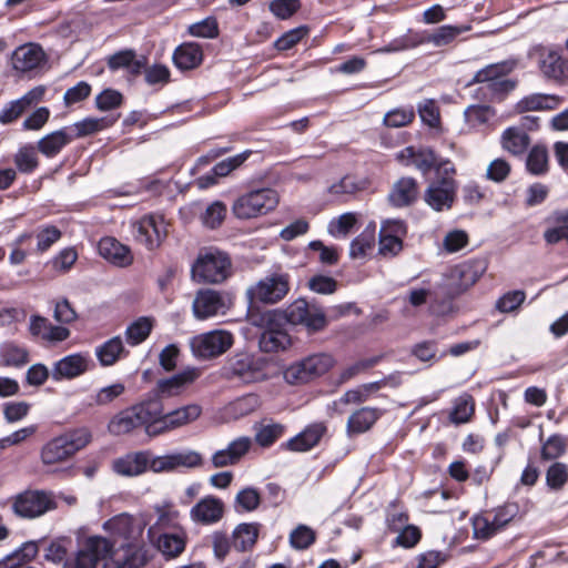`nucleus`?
<instances>
[{
    "mask_svg": "<svg viewBox=\"0 0 568 568\" xmlns=\"http://www.w3.org/2000/svg\"><path fill=\"white\" fill-rule=\"evenodd\" d=\"M158 414L156 406L149 398L114 415L108 424V430L114 436H121L143 427L149 437H155L151 429Z\"/></svg>",
    "mask_w": 568,
    "mask_h": 568,
    "instance_id": "obj_1",
    "label": "nucleus"
},
{
    "mask_svg": "<svg viewBox=\"0 0 568 568\" xmlns=\"http://www.w3.org/2000/svg\"><path fill=\"white\" fill-rule=\"evenodd\" d=\"M443 173L436 175L424 191V202L436 212L448 211L453 207L458 190L455 179L457 170L452 161L439 164Z\"/></svg>",
    "mask_w": 568,
    "mask_h": 568,
    "instance_id": "obj_2",
    "label": "nucleus"
},
{
    "mask_svg": "<svg viewBox=\"0 0 568 568\" xmlns=\"http://www.w3.org/2000/svg\"><path fill=\"white\" fill-rule=\"evenodd\" d=\"M270 318L284 321L292 325H302L311 333L323 331L327 326L324 310L315 304H310L304 298H297L285 310L270 311Z\"/></svg>",
    "mask_w": 568,
    "mask_h": 568,
    "instance_id": "obj_3",
    "label": "nucleus"
},
{
    "mask_svg": "<svg viewBox=\"0 0 568 568\" xmlns=\"http://www.w3.org/2000/svg\"><path fill=\"white\" fill-rule=\"evenodd\" d=\"M90 442L91 433L87 428L75 429L57 436L41 448V462L47 466L63 463L84 448Z\"/></svg>",
    "mask_w": 568,
    "mask_h": 568,
    "instance_id": "obj_4",
    "label": "nucleus"
},
{
    "mask_svg": "<svg viewBox=\"0 0 568 568\" xmlns=\"http://www.w3.org/2000/svg\"><path fill=\"white\" fill-rule=\"evenodd\" d=\"M77 545L74 556L65 561L64 568H97L114 548V541L100 535H79Z\"/></svg>",
    "mask_w": 568,
    "mask_h": 568,
    "instance_id": "obj_5",
    "label": "nucleus"
},
{
    "mask_svg": "<svg viewBox=\"0 0 568 568\" xmlns=\"http://www.w3.org/2000/svg\"><path fill=\"white\" fill-rule=\"evenodd\" d=\"M12 511L23 519H36L58 508L53 491L27 489L12 498Z\"/></svg>",
    "mask_w": 568,
    "mask_h": 568,
    "instance_id": "obj_6",
    "label": "nucleus"
},
{
    "mask_svg": "<svg viewBox=\"0 0 568 568\" xmlns=\"http://www.w3.org/2000/svg\"><path fill=\"white\" fill-rule=\"evenodd\" d=\"M335 365L331 354L316 353L291 364L284 371V379L292 385L308 383L325 373Z\"/></svg>",
    "mask_w": 568,
    "mask_h": 568,
    "instance_id": "obj_7",
    "label": "nucleus"
},
{
    "mask_svg": "<svg viewBox=\"0 0 568 568\" xmlns=\"http://www.w3.org/2000/svg\"><path fill=\"white\" fill-rule=\"evenodd\" d=\"M231 275V260L220 251L200 254L192 266V276L197 282L219 284Z\"/></svg>",
    "mask_w": 568,
    "mask_h": 568,
    "instance_id": "obj_8",
    "label": "nucleus"
},
{
    "mask_svg": "<svg viewBox=\"0 0 568 568\" xmlns=\"http://www.w3.org/2000/svg\"><path fill=\"white\" fill-rule=\"evenodd\" d=\"M152 404L156 406L159 413L154 417V427L151 429L155 437L189 425L202 414V408L197 404H189L168 413L164 412L159 398H152Z\"/></svg>",
    "mask_w": 568,
    "mask_h": 568,
    "instance_id": "obj_9",
    "label": "nucleus"
},
{
    "mask_svg": "<svg viewBox=\"0 0 568 568\" xmlns=\"http://www.w3.org/2000/svg\"><path fill=\"white\" fill-rule=\"evenodd\" d=\"M291 290V277L287 273H272L251 285L246 295L251 302L273 305L286 297Z\"/></svg>",
    "mask_w": 568,
    "mask_h": 568,
    "instance_id": "obj_10",
    "label": "nucleus"
},
{
    "mask_svg": "<svg viewBox=\"0 0 568 568\" xmlns=\"http://www.w3.org/2000/svg\"><path fill=\"white\" fill-rule=\"evenodd\" d=\"M280 197L273 189H260L240 196L233 204L232 210L239 219H252L266 214L278 204Z\"/></svg>",
    "mask_w": 568,
    "mask_h": 568,
    "instance_id": "obj_11",
    "label": "nucleus"
},
{
    "mask_svg": "<svg viewBox=\"0 0 568 568\" xmlns=\"http://www.w3.org/2000/svg\"><path fill=\"white\" fill-rule=\"evenodd\" d=\"M223 371L226 378L245 384L263 381L266 376L263 361L246 352L232 355Z\"/></svg>",
    "mask_w": 568,
    "mask_h": 568,
    "instance_id": "obj_12",
    "label": "nucleus"
},
{
    "mask_svg": "<svg viewBox=\"0 0 568 568\" xmlns=\"http://www.w3.org/2000/svg\"><path fill=\"white\" fill-rule=\"evenodd\" d=\"M233 343L232 333L216 329L194 336L190 345L196 357L209 359L224 354L232 347Z\"/></svg>",
    "mask_w": 568,
    "mask_h": 568,
    "instance_id": "obj_13",
    "label": "nucleus"
},
{
    "mask_svg": "<svg viewBox=\"0 0 568 568\" xmlns=\"http://www.w3.org/2000/svg\"><path fill=\"white\" fill-rule=\"evenodd\" d=\"M232 305V298L229 294L206 288L196 293L192 310L197 320H206L216 315H224Z\"/></svg>",
    "mask_w": 568,
    "mask_h": 568,
    "instance_id": "obj_14",
    "label": "nucleus"
},
{
    "mask_svg": "<svg viewBox=\"0 0 568 568\" xmlns=\"http://www.w3.org/2000/svg\"><path fill=\"white\" fill-rule=\"evenodd\" d=\"M102 527L110 535L112 541L122 539L125 541L124 544H134L142 537L145 521L123 513L104 521Z\"/></svg>",
    "mask_w": 568,
    "mask_h": 568,
    "instance_id": "obj_15",
    "label": "nucleus"
},
{
    "mask_svg": "<svg viewBox=\"0 0 568 568\" xmlns=\"http://www.w3.org/2000/svg\"><path fill=\"white\" fill-rule=\"evenodd\" d=\"M149 560V551L144 546L123 544L108 554L103 568H143Z\"/></svg>",
    "mask_w": 568,
    "mask_h": 568,
    "instance_id": "obj_16",
    "label": "nucleus"
},
{
    "mask_svg": "<svg viewBox=\"0 0 568 568\" xmlns=\"http://www.w3.org/2000/svg\"><path fill=\"white\" fill-rule=\"evenodd\" d=\"M396 159L405 166L414 165L423 175H427L432 170L436 175L443 173L440 163L449 161L448 159H438L430 148L407 146L397 153Z\"/></svg>",
    "mask_w": 568,
    "mask_h": 568,
    "instance_id": "obj_17",
    "label": "nucleus"
},
{
    "mask_svg": "<svg viewBox=\"0 0 568 568\" xmlns=\"http://www.w3.org/2000/svg\"><path fill=\"white\" fill-rule=\"evenodd\" d=\"M538 126L537 120L530 116H524L520 125L510 126L501 134V146L513 155H523L530 145V136L527 130H534Z\"/></svg>",
    "mask_w": 568,
    "mask_h": 568,
    "instance_id": "obj_18",
    "label": "nucleus"
},
{
    "mask_svg": "<svg viewBox=\"0 0 568 568\" xmlns=\"http://www.w3.org/2000/svg\"><path fill=\"white\" fill-rule=\"evenodd\" d=\"M225 515V505L216 496L207 495L202 497L191 509L190 518L193 523L209 526L222 520Z\"/></svg>",
    "mask_w": 568,
    "mask_h": 568,
    "instance_id": "obj_19",
    "label": "nucleus"
},
{
    "mask_svg": "<svg viewBox=\"0 0 568 568\" xmlns=\"http://www.w3.org/2000/svg\"><path fill=\"white\" fill-rule=\"evenodd\" d=\"M135 239L148 250L156 248L166 235V226L162 217L149 215L134 224Z\"/></svg>",
    "mask_w": 568,
    "mask_h": 568,
    "instance_id": "obj_20",
    "label": "nucleus"
},
{
    "mask_svg": "<svg viewBox=\"0 0 568 568\" xmlns=\"http://www.w3.org/2000/svg\"><path fill=\"white\" fill-rule=\"evenodd\" d=\"M266 322V329L258 338V347L264 353H277L287 349L292 345L290 334L278 327L283 321H275L270 318V312L264 315Z\"/></svg>",
    "mask_w": 568,
    "mask_h": 568,
    "instance_id": "obj_21",
    "label": "nucleus"
},
{
    "mask_svg": "<svg viewBox=\"0 0 568 568\" xmlns=\"http://www.w3.org/2000/svg\"><path fill=\"white\" fill-rule=\"evenodd\" d=\"M478 277L479 274L471 264L463 263L456 265L449 271L447 276V282L444 287L445 294L449 298L458 296L474 285Z\"/></svg>",
    "mask_w": 568,
    "mask_h": 568,
    "instance_id": "obj_22",
    "label": "nucleus"
},
{
    "mask_svg": "<svg viewBox=\"0 0 568 568\" xmlns=\"http://www.w3.org/2000/svg\"><path fill=\"white\" fill-rule=\"evenodd\" d=\"M153 510L156 515L155 521L148 528V538L156 536L169 530L179 531L184 529L180 525V511L170 501L156 504L153 506Z\"/></svg>",
    "mask_w": 568,
    "mask_h": 568,
    "instance_id": "obj_23",
    "label": "nucleus"
},
{
    "mask_svg": "<svg viewBox=\"0 0 568 568\" xmlns=\"http://www.w3.org/2000/svg\"><path fill=\"white\" fill-rule=\"evenodd\" d=\"M252 447V439L241 436L232 440L225 448L216 450L211 457L214 468L234 466L248 453Z\"/></svg>",
    "mask_w": 568,
    "mask_h": 568,
    "instance_id": "obj_24",
    "label": "nucleus"
},
{
    "mask_svg": "<svg viewBox=\"0 0 568 568\" xmlns=\"http://www.w3.org/2000/svg\"><path fill=\"white\" fill-rule=\"evenodd\" d=\"M29 332L33 337L48 343H59L70 337V329L62 325H53L48 318L32 315L29 323Z\"/></svg>",
    "mask_w": 568,
    "mask_h": 568,
    "instance_id": "obj_25",
    "label": "nucleus"
},
{
    "mask_svg": "<svg viewBox=\"0 0 568 568\" xmlns=\"http://www.w3.org/2000/svg\"><path fill=\"white\" fill-rule=\"evenodd\" d=\"M148 539L166 559H175L185 550L187 536L184 529H179Z\"/></svg>",
    "mask_w": 568,
    "mask_h": 568,
    "instance_id": "obj_26",
    "label": "nucleus"
},
{
    "mask_svg": "<svg viewBox=\"0 0 568 568\" xmlns=\"http://www.w3.org/2000/svg\"><path fill=\"white\" fill-rule=\"evenodd\" d=\"M542 75L558 84L568 81V59L554 50H548L539 60Z\"/></svg>",
    "mask_w": 568,
    "mask_h": 568,
    "instance_id": "obj_27",
    "label": "nucleus"
},
{
    "mask_svg": "<svg viewBox=\"0 0 568 568\" xmlns=\"http://www.w3.org/2000/svg\"><path fill=\"white\" fill-rule=\"evenodd\" d=\"M89 363L88 355L81 353L68 355L53 365L52 378L61 381L78 377L89 369Z\"/></svg>",
    "mask_w": 568,
    "mask_h": 568,
    "instance_id": "obj_28",
    "label": "nucleus"
},
{
    "mask_svg": "<svg viewBox=\"0 0 568 568\" xmlns=\"http://www.w3.org/2000/svg\"><path fill=\"white\" fill-rule=\"evenodd\" d=\"M400 384V379L398 376H387L379 381L363 384L357 386L356 388L349 389L344 393L341 397L339 402L345 405L349 404H361L366 402L374 393L378 392L383 387L392 386L396 387Z\"/></svg>",
    "mask_w": 568,
    "mask_h": 568,
    "instance_id": "obj_29",
    "label": "nucleus"
},
{
    "mask_svg": "<svg viewBox=\"0 0 568 568\" xmlns=\"http://www.w3.org/2000/svg\"><path fill=\"white\" fill-rule=\"evenodd\" d=\"M418 183L414 178L404 176L397 180L389 194L388 201L395 207L412 205L418 197Z\"/></svg>",
    "mask_w": 568,
    "mask_h": 568,
    "instance_id": "obj_30",
    "label": "nucleus"
},
{
    "mask_svg": "<svg viewBox=\"0 0 568 568\" xmlns=\"http://www.w3.org/2000/svg\"><path fill=\"white\" fill-rule=\"evenodd\" d=\"M43 50L33 43L23 44L17 48L12 53V67L20 72H28L44 62Z\"/></svg>",
    "mask_w": 568,
    "mask_h": 568,
    "instance_id": "obj_31",
    "label": "nucleus"
},
{
    "mask_svg": "<svg viewBox=\"0 0 568 568\" xmlns=\"http://www.w3.org/2000/svg\"><path fill=\"white\" fill-rule=\"evenodd\" d=\"M98 247L100 255L116 266L125 267L133 261L130 248L114 237L101 239Z\"/></svg>",
    "mask_w": 568,
    "mask_h": 568,
    "instance_id": "obj_32",
    "label": "nucleus"
},
{
    "mask_svg": "<svg viewBox=\"0 0 568 568\" xmlns=\"http://www.w3.org/2000/svg\"><path fill=\"white\" fill-rule=\"evenodd\" d=\"M325 433L326 426L324 423L311 424L286 442L285 447L292 452H307L320 443Z\"/></svg>",
    "mask_w": 568,
    "mask_h": 568,
    "instance_id": "obj_33",
    "label": "nucleus"
},
{
    "mask_svg": "<svg viewBox=\"0 0 568 568\" xmlns=\"http://www.w3.org/2000/svg\"><path fill=\"white\" fill-rule=\"evenodd\" d=\"M383 412L376 407H362L355 410L347 419V434H363L369 430L382 416Z\"/></svg>",
    "mask_w": 568,
    "mask_h": 568,
    "instance_id": "obj_34",
    "label": "nucleus"
},
{
    "mask_svg": "<svg viewBox=\"0 0 568 568\" xmlns=\"http://www.w3.org/2000/svg\"><path fill=\"white\" fill-rule=\"evenodd\" d=\"M199 376L197 368L189 367L169 378L160 379L156 384L158 393L166 397L178 395L183 386L193 383Z\"/></svg>",
    "mask_w": 568,
    "mask_h": 568,
    "instance_id": "obj_35",
    "label": "nucleus"
},
{
    "mask_svg": "<svg viewBox=\"0 0 568 568\" xmlns=\"http://www.w3.org/2000/svg\"><path fill=\"white\" fill-rule=\"evenodd\" d=\"M150 463V452H138L128 454L114 462L113 468L119 475L138 476L143 474Z\"/></svg>",
    "mask_w": 568,
    "mask_h": 568,
    "instance_id": "obj_36",
    "label": "nucleus"
},
{
    "mask_svg": "<svg viewBox=\"0 0 568 568\" xmlns=\"http://www.w3.org/2000/svg\"><path fill=\"white\" fill-rule=\"evenodd\" d=\"M126 355L128 352L120 336H114L95 348V356L103 367L114 365Z\"/></svg>",
    "mask_w": 568,
    "mask_h": 568,
    "instance_id": "obj_37",
    "label": "nucleus"
},
{
    "mask_svg": "<svg viewBox=\"0 0 568 568\" xmlns=\"http://www.w3.org/2000/svg\"><path fill=\"white\" fill-rule=\"evenodd\" d=\"M260 528L257 523L237 525L232 535V547L237 551L250 550L257 541Z\"/></svg>",
    "mask_w": 568,
    "mask_h": 568,
    "instance_id": "obj_38",
    "label": "nucleus"
},
{
    "mask_svg": "<svg viewBox=\"0 0 568 568\" xmlns=\"http://www.w3.org/2000/svg\"><path fill=\"white\" fill-rule=\"evenodd\" d=\"M203 53L197 43L189 42L178 47L173 53V62L181 70H190L202 62Z\"/></svg>",
    "mask_w": 568,
    "mask_h": 568,
    "instance_id": "obj_39",
    "label": "nucleus"
},
{
    "mask_svg": "<svg viewBox=\"0 0 568 568\" xmlns=\"http://www.w3.org/2000/svg\"><path fill=\"white\" fill-rule=\"evenodd\" d=\"M108 67L111 70L125 69L130 74L138 75L145 68V59H138L133 50H123L109 58Z\"/></svg>",
    "mask_w": 568,
    "mask_h": 568,
    "instance_id": "obj_40",
    "label": "nucleus"
},
{
    "mask_svg": "<svg viewBox=\"0 0 568 568\" xmlns=\"http://www.w3.org/2000/svg\"><path fill=\"white\" fill-rule=\"evenodd\" d=\"M73 140L67 129H61L44 135L38 141V150L47 158H53Z\"/></svg>",
    "mask_w": 568,
    "mask_h": 568,
    "instance_id": "obj_41",
    "label": "nucleus"
},
{
    "mask_svg": "<svg viewBox=\"0 0 568 568\" xmlns=\"http://www.w3.org/2000/svg\"><path fill=\"white\" fill-rule=\"evenodd\" d=\"M548 223L550 225L544 232L547 244H557L562 240L568 243V210L555 212Z\"/></svg>",
    "mask_w": 568,
    "mask_h": 568,
    "instance_id": "obj_42",
    "label": "nucleus"
},
{
    "mask_svg": "<svg viewBox=\"0 0 568 568\" xmlns=\"http://www.w3.org/2000/svg\"><path fill=\"white\" fill-rule=\"evenodd\" d=\"M363 190V185L352 175H345L339 181L327 187V194L332 200L344 201L346 197Z\"/></svg>",
    "mask_w": 568,
    "mask_h": 568,
    "instance_id": "obj_43",
    "label": "nucleus"
},
{
    "mask_svg": "<svg viewBox=\"0 0 568 568\" xmlns=\"http://www.w3.org/2000/svg\"><path fill=\"white\" fill-rule=\"evenodd\" d=\"M560 103V98L552 94L535 93L518 103L520 111L552 110Z\"/></svg>",
    "mask_w": 568,
    "mask_h": 568,
    "instance_id": "obj_44",
    "label": "nucleus"
},
{
    "mask_svg": "<svg viewBox=\"0 0 568 568\" xmlns=\"http://www.w3.org/2000/svg\"><path fill=\"white\" fill-rule=\"evenodd\" d=\"M514 69V63L504 61L499 63L489 64L474 75L473 82L475 83H487L490 84L493 81H497L500 78L506 77Z\"/></svg>",
    "mask_w": 568,
    "mask_h": 568,
    "instance_id": "obj_45",
    "label": "nucleus"
},
{
    "mask_svg": "<svg viewBox=\"0 0 568 568\" xmlns=\"http://www.w3.org/2000/svg\"><path fill=\"white\" fill-rule=\"evenodd\" d=\"M152 328V318L145 316L138 318L136 321L131 323L125 329L126 342L132 346L141 344L149 337Z\"/></svg>",
    "mask_w": 568,
    "mask_h": 568,
    "instance_id": "obj_46",
    "label": "nucleus"
},
{
    "mask_svg": "<svg viewBox=\"0 0 568 568\" xmlns=\"http://www.w3.org/2000/svg\"><path fill=\"white\" fill-rule=\"evenodd\" d=\"M114 122H115V119L110 118V116L83 119L82 121H79L73 124V128L75 130V134L73 135V139L83 138V136L97 133L99 131H102V130L113 125Z\"/></svg>",
    "mask_w": 568,
    "mask_h": 568,
    "instance_id": "obj_47",
    "label": "nucleus"
},
{
    "mask_svg": "<svg viewBox=\"0 0 568 568\" xmlns=\"http://www.w3.org/2000/svg\"><path fill=\"white\" fill-rule=\"evenodd\" d=\"M375 245V224L372 223L367 229L355 237L351 243L349 255L352 258H363L367 252Z\"/></svg>",
    "mask_w": 568,
    "mask_h": 568,
    "instance_id": "obj_48",
    "label": "nucleus"
},
{
    "mask_svg": "<svg viewBox=\"0 0 568 568\" xmlns=\"http://www.w3.org/2000/svg\"><path fill=\"white\" fill-rule=\"evenodd\" d=\"M568 440L559 435L554 434L547 438L541 445L540 458L542 460H554L560 458L566 454Z\"/></svg>",
    "mask_w": 568,
    "mask_h": 568,
    "instance_id": "obj_49",
    "label": "nucleus"
},
{
    "mask_svg": "<svg viewBox=\"0 0 568 568\" xmlns=\"http://www.w3.org/2000/svg\"><path fill=\"white\" fill-rule=\"evenodd\" d=\"M255 442L262 447H268L284 433V426L278 423H261L255 425Z\"/></svg>",
    "mask_w": 568,
    "mask_h": 568,
    "instance_id": "obj_50",
    "label": "nucleus"
},
{
    "mask_svg": "<svg viewBox=\"0 0 568 568\" xmlns=\"http://www.w3.org/2000/svg\"><path fill=\"white\" fill-rule=\"evenodd\" d=\"M568 483V465L554 462L546 470V485L552 491H560Z\"/></svg>",
    "mask_w": 568,
    "mask_h": 568,
    "instance_id": "obj_51",
    "label": "nucleus"
},
{
    "mask_svg": "<svg viewBox=\"0 0 568 568\" xmlns=\"http://www.w3.org/2000/svg\"><path fill=\"white\" fill-rule=\"evenodd\" d=\"M261 504V495L256 488L245 487L241 489L234 499V508L239 513L256 510Z\"/></svg>",
    "mask_w": 568,
    "mask_h": 568,
    "instance_id": "obj_52",
    "label": "nucleus"
},
{
    "mask_svg": "<svg viewBox=\"0 0 568 568\" xmlns=\"http://www.w3.org/2000/svg\"><path fill=\"white\" fill-rule=\"evenodd\" d=\"M475 409L474 399L469 394H463L455 400L450 413V420L454 424H464L470 420Z\"/></svg>",
    "mask_w": 568,
    "mask_h": 568,
    "instance_id": "obj_53",
    "label": "nucleus"
},
{
    "mask_svg": "<svg viewBox=\"0 0 568 568\" xmlns=\"http://www.w3.org/2000/svg\"><path fill=\"white\" fill-rule=\"evenodd\" d=\"M13 162L19 172L26 174L33 172L39 165L34 146L28 144L20 148L14 154Z\"/></svg>",
    "mask_w": 568,
    "mask_h": 568,
    "instance_id": "obj_54",
    "label": "nucleus"
},
{
    "mask_svg": "<svg viewBox=\"0 0 568 568\" xmlns=\"http://www.w3.org/2000/svg\"><path fill=\"white\" fill-rule=\"evenodd\" d=\"M527 170L534 175H541L548 171V152L545 146L535 145L528 153Z\"/></svg>",
    "mask_w": 568,
    "mask_h": 568,
    "instance_id": "obj_55",
    "label": "nucleus"
},
{
    "mask_svg": "<svg viewBox=\"0 0 568 568\" xmlns=\"http://www.w3.org/2000/svg\"><path fill=\"white\" fill-rule=\"evenodd\" d=\"M469 30V27L442 26L428 33L427 40L435 47H444L453 42L460 33Z\"/></svg>",
    "mask_w": 568,
    "mask_h": 568,
    "instance_id": "obj_56",
    "label": "nucleus"
},
{
    "mask_svg": "<svg viewBox=\"0 0 568 568\" xmlns=\"http://www.w3.org/2000/svg\"><path fill=\"white\" fill-rule=\"evenodd\" d=\"M125 392V385L123 383H114L108 386H104L95 392L92 395L91 405L94 406H108L112 404L115 399L122 396Z\"/></svg>",
    "mask_w": 568,
    "mask_h": 568,
    "instance_id": "obj_57",
    "label": "nucleus"
},
{
    "mask_svg": "<svg viewBox=\"0 0 568 568\" xmlns=\"http://www.w3.org/2000/svg\"><path fill=\"white\" fill-rule=\"evenodd\" d=\"M473 531L477 539H489L500 530L495 527V520L490 513L477 515L473 518Z\"/></svg>",
    "mask_w": 568,
    "mask_h": 568,
    "instance_id": "obj_58",
    "label": "nucleus"
},
{
    "mask_svg": "<svg viewBox=\"0 0 568 568\" xmlns=\"http://www.w3.org/2000/svg\"><path fill=\"white\" fill-rule=\"evenodd\" d=\"M1 357L7 366H23L29 362V353L24 347L9 343L1 349Z\"/></svg>",
    "mask_w": 568,
    "mask_h": 568,
    "instance_id": "obj_59",
    "label": "nucleus"
},
{
    "mask_svg": "<svg viewBox=\"0 0 568 568\" xmlns=\"http://www.w3.org/2000/svg\"><path fill=\"white\" fill-rule=\"evenodd\" d=\"M315 531L306 525H298L290 535V544L297 550L307 549L315 542Z\"/></svg>",
    "mask_w": 568,
    "mask_h": 568,
    "instance_id": "obj_60",
    "label": "nucleus"
},
{
    "mask_svg": "<svg viewBox=\"0 0 568 568\" xmlns=\"http://www.w3.org/2000/svg\"><path fill=\"white\" fill-rule=\"evenodd\" d=\"M357 214L347 212L333 219L328 224V232L333 236H347L354 225L357 223Z\"/></svg>",
    "mask_w": 568,
    "mask_h": 568,
    "instance_id": "obj_61",
    "label": "nucleus"
},
{
    "mask_svg": "<svg viewBox=\"0 0 568 568\" xmlns=\"http://www.w3.org/2000/svg\"><path fill=\"white\" fill-rule=\"evenodd\" d=\"M464 115L469 126L477 128L487 123L495 115V111L488 105H470Z\"/></svg>",
    "mask_w": 568,
    "mask_h": 568,
    "instance_id": "obj_62",
    "label": "nucleus"
},
{
    "mask_svg": "<svg viewBox=\"0 0 568 568\" xmlns=\"http://www.w3.org/2000/svg\"><path fill=\"white\" fill-rule=\"evenodd\" d=\"M428 32H409L405 37L395 40L393 43L389 44L388 48H385L383 51L390 52V51H400V50H408L416 48L417 45L429 43L427 40Z\"/></svg>",
    "mask_w": 568,
    "mask_h": 568,
    "instance_id": "obj_63",
    "label": "nucleus"
},
{
    "mask_svg": "<svg viewBox=\"0 0 568 568\" xmlns=\"http://www.w3.org/2000/svg\"><path fill=\"white\" fill-rule=\"evenodd\" d=\"M226 216V205L221 201L210 204L201 216L203 224L210 229L219 227Z\"/></svg>",
    "mask_w": 568,
    "mask_h": 568,
    "instance_id": "obj_64",
    "label": "nucleus"
}]
</instances>
